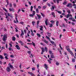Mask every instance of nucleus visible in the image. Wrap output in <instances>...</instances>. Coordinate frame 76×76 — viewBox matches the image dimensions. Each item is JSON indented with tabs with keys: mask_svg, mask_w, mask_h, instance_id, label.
I'll list each match as a JSON object with an SVG mask.
<instances>
[{
	"mask_svg": "<svg viewBox=\"0 0 76 76\" xmlns=\"http://www.w3.org/2000/svg\"><path fill=\"white\" fill-rule=\"evenodd\" d=\"M31 75V76H35V75L33 74V73H32V72H31V74H30Z\"/></svg>",
	"mask_w": 76,
	"mask_h": 76,
	"instance_id": "nucleus-45",
	"label": "nucleus"
},
{
	"mask_svg": "<svg viewBox=\"0 0 76 76\" xmlns=\"http://www.w3.org/2000/svg\"><path fill=\"white\" fill-rule=\"evenodd\" d=\"M30 16H31V17H32L34 16V15L30 14Z\"/></svg>",
	"mask_w": 76,
	"mask_h": 76,
	"instance_id": "nucleus-60",
	"label": "nucleus"
},
{
	"mask_svg": "<svg viewBox=\"0 0 76 76\" xmlns=\"http://www.w3.org/2000/svg\"><path fill=\"white\" fill-rule=\"evenodd\" d=\"M42 52H43V53H44V52H45V50H44V48H42Z\"/></svg>",
	"mask_w": 76,
	"mask_h": 76,
	"instance_id": "nucleus-23",
	"label": "nucleus"
},
{
	"mask_svg": "<svg viewBox=\"0 0 76 76\" xmlns=\"http://www.w3.org/2000/svg\"><path fill=\"white\" fill-rule=\"evenodd\" d=\"M49 54H51V55H54V54L53 53H52V51L50 50H49Z\"/></svg>",
	"mask_w": 76,
	"mask_h": 76,
	"instance_id": "nucleus-11",
	"label": "nucleus"
},
{
	"mask_svg": "<svg viewBox=\"0 0 76 76\" xmlns=\"http://www.w3.org/2000/svg\"><path fill=\"white\" fill-rule=\"evenodd\" d=\"M3 10H4L5 12H7V10L4 8H3Z\"/></svg>",
	"mask_w": 76,
	"mask_h": 76,
	"instance_id": "nucleus-33",
	"label": "nucleus"
},
{
	"mask_svg": "<svg viewBox=\"0 0 76 76\" xmlns=\"http://www.w3.org/2000/svg\"><path fill=\"white\" fill-rule=\"evenodd\" d=\"M50 57L51 58H54V56L53 55H51Z\"/></svg>",
	"mask_w": 76,
	"mask_h": 76,
	"instance_id": "nucleus-29",
	"label": "nucleus"
},
{
	"mask_svg": "<svg viewBox=\"0 0 76 76\" xmlns=\"http://www.w3.org/2000/svg\"><path fill=\"white\" fill-rule=\"evenodd\" d=\"M15 47L17 48V50H20V48L19 47V46L17 45H15Z\"/></svg>",
	"mask_w": 76,
	"mask_h": 76,
	"instance_id": "nucleus-8",
	"label": "nucleus"
},
{
	"mask_svg": "<svg viewBox=\"0 0 76 76\" xmlns=\"http://www.w3.org/2000/svg\"><path fill=\"white\" fill-rule=\"evenodd\" d=\"M52 8H51V10H52V11H53L54 9V7L53 5L52 6Z\"/></svg>",
	"mask_w": 76,
	"mask_h": 76,
	"instance_id": "nucleus-14",
	"label": "nucleus"
},
{
	"mask_svg": "<svg viewBox=\"0 0 76 76\" xmlns=\"http://www.w3.org/2000/svg\"><path fill=\"white\" fill-rule=\"evenodd\" d=\"M48 63H49V64H51V61L49 60H48Z\"/></svg>",
	"mask_w": 76,
	"mask_h": 76,
	"instance_id": "nucleus-43",
	"label": "nucleus"
},
{
	"mask_svg": "<svg viewBox=\"0 0 76 76\" xmlns=\"http://www.w3.org/2000/svg\"><path fill=\"white\" fill-rule=\"evenodd\" d=\"M28 53L29 54H31V51H28Z\"/></svg>",
	"mask_w": 76,
	"mask_h": 76,
	"instance_id": "nucleus-61",
	"label": "nucleus"
},
{
	"mask_svg": "<svg viewBox=\"0 0 76 76\" xmlns=\"http://www.w3.org/2000/svg\"><path fill=\"white\" fill-rule=\"evenodd\" d=\"M53 27V24L51 23L50 24V27Z\"/></svg>",
	"mask_w": 76,
	"mask_h": 76,
	"instance_id": "nucleus-51",
	"label": "nucleus"
},
{
	"mask_svg": "<svg viewBox=\"0 0 76 76\" xmlns=\"http://www.w3.org/2000/svg\"><path fill=\"white\" fill-rule=\"evenodd\" d=\"M46 37L47 38V39H48V40L49 41H51V39H50V37H48V36H46Z\"/></svg>",
	"mask_w": 76,
	"mask_h": 76,
	"instance_id": "nucleus-20",
	"label": "nucleus"
},
{
	"mask_svg": "<svg viewBox=\"0 0 76 76\" xmlns=\"http://www.w3.org/2000/svg\"><path fill=\"white\" fill-rule=\"evenodd\" d=\"M42 40L43 41V42L46 44H48V41H47V40H45V39H42Z\"/></svg>",
	"mask_w": 76,
	"mask_h": 76,
	"instance_id": "nucleus-6",
	"label": "nucleus"
},
{
	"mask_svg": "<svg viewBox=\"0 0 76 76\" xmlns=\"http://www.w3.org/2000/svg\"><path fill=\"white\" fill-rule=\"evenodd\" d=\"M50 42L53 45H54V44L55 43L54 42H53V41H51V40H50Z\"/></svg>",
	"mask_w": 76,
	"mask_h": 76,
	"instance_id": "nucleus-32",
	"label": "nucleus"
},
{
	"mask_svg": "<svg viewBox=\"0 0 76 76\" xmlns=\"http://www.w3.org/2000/svg\"><path fill=\"white\" fill-rule=\"evenodd\" d=\"M44 66L46 70H48V65H46V64H45L44 65Z\"/></svg>",
	"mask_w": 76,
	"mask_h": 76,
	"instance_id": "nucleus-7",
	"label": "nucleus"
},
{
	"mask_svg": "<svg viewBox=\"0 0 76 76\" xmlns=\"http://www.w3.org/2000/svg\"><path fill=\"white\" fill-rule=\"evenodd\" d=\"M24 32L25 34H26V30H24Z\"/></svg>",
	"mask_w": 76,
	"mask_h": 76,
	"instance_id": "nucleus-57",
	"label": "nucleus"
},
{
	"mask_svg": "<svg viewBox=\"0 0 76 76\" xmlns=\"http://www.w3.org/2000/svg\"><path fill=\"white\" fill-rule=\"evenodd\" d=\"M59 47L61 50L62 51H63V48H62V47H61V45H60V44H59Z\"/></svg>",
	"mask_w": 76,
	"mask_h": 76,
	"instance_id": "nucleus-27",
	"label": "nucleus"
},
{
	"mask_svg": "<svg viewBox=\"0 0 76 76\" xmlns=\"http://www.w3.org/2000/svg\"><path fill=\"white\" fill-rule=\"evenodd\" d=\"M6 70L7 72H10L11 70V69L9 66H8L6 68Z\"/></svg>",
	"mask_w": 76,
	"mask_h": 76,
	"instance_id": "nucleus-2",
	"label": "nucleus"
},
{
	"mask_svg": "<svg viewBox=\"0 0 76 76\" xmlns=\"http://www.w3.org/2000/svg\"><path fill=\"white\" fill-rule=\"evenodd\" d=\"M39 27L41 28H40V31H42V30H43L42 29V28H43V27H42V26H40Z\"/></svg>",
	"mask_w": 76,
	"mask_h": 76,
	"instance_id": "nucleus-17",
	"label": "nucleus"
},
{
	"mask_svg": "<svg viewBox=\"0 0 76 76\" xmlns=\"http://www.w3.org/2000/svg\"><path fill=\"white\" fill-rule=\"evenodd\" d=\"M1 48V50H3V49L4 50V47H2Z\"/></svg>",
	"mask_w": 76,
	"mask_h": 76,
	"instance_id": "nucleus-54",
	"label": "nucleus"
},
{
	"mask_svg": "<svg viewBox=\"0 0 76 76\" xmlns=\"http://www.w3.org/2000/svg\"><path fill=\"white\" fill-rule=\"evenodd\" d=\"M66 18H69V14H68L67 15V16L66 17Z\"/></svg>",
	"mask_w": 76,
	"mask_h": 76,
	"instance_id": "nucleus-49",
	"label": "nucleus"
},
{
	"mask_svg": "<svg viewBox=\"0 0 76 76\" xmlns=\"http://www.w3.org/2000/svg\"><path fill=\"white\" fill-rule=\"evenodd\" d=\"M31 35L33 36H34V33H31Z\"/></svg>",
	"mask_w": 76,
	"mask_h": 76,
	"instance_id": "nucleus-53",
	"label": "nucleus"
},
{
	"mask_svg": "<svg viewBox=\"0 0 76 76\" xmlns=\"http://www.w3.org/2000/svg\"><path fill=\"white\" fill-rule=\"evenodd\" d=\"M31 44H32V45H33V46H34V47H35V43H34L33 42H32Z\"/></svg>",
	"mask_w": 76,
	"mask_h": 76,
	"instance_id": "nucleus-36",
	"label": "nucleus"
},
{
	"mask_svg": "<svg viewBox=\"0 0 76 76\" xmlns=\"http://www.w3.org/2000/svg\"><path fill=\"white\" fill-rule=\"evenodd\" d=\"M37 16L38 17V18L39 19V20L40 19L39 18H41V16L38 14H37Z\"/></svg>",
	"mask_w": 76,
	"mask_h": 76,
	"instance_id": "nucleus-22",
	"label": "nucleus"
},
{
	"mask_svg": "<svg viewBox=\"0 0 76 76\" xmlns=\"http://www.w3.org/2000/svg\"><path fill=\"white\" fill-rule=\"evenodd\" d=\"M12 40H13V41H15L16 38H15V37H12Z\"/></svg>",
	"mask_w": 76,
	"mask_h": 76,
	"instance_id": "nucleus-28",
	"label": "nucleus"
},
{
	"mask_svg": "<svg viewBox=\"0 0 76 76\" xmlns=\"http://www.w3.org/2000/svg\"><path fill=\"white\" fill-rule=\"evenodd\" d=\"M21 11V10H20V9H19L18 10V12H17V13H19V12H20V11Z\"/></svg>",
	"mask_w": 76,
	"mask_h": 76,
	"instance_id": "nucleus-56",
	"label": "nucleus"
},
{
	"mask_svg": "<svg viewBox=\"0 0 76 76\" xmlns=\"http://www.w3.org/2000/svg\"><path fill=\"white\" fill-rule=\"evenodd\" d=\"M23 35H24V32H23V31L22 30L21 33L20 34V37H22V38H23Z\"/></svg>",
	"mask_w": 76,
	"mask_h": 76,
	"instance_id": "nucleus-3",
	"label": "nucleus"
},
{
	"mask_svg": "<svg viewBox=\"0 0 76 76\" xmlns=\"http://www.w3.org/2000/svg\"><path fill=\"white\" fill-rule=\"evenodd\" d=\"M72 62H73V63H75V59L74 58L72 59Z\"/></svg>",
	"mask_w": 76,
	"mask_h": 76,
	"instance_id": "nucleus-30",
	"label": "nucleus"
},
{
	"mask_svg": "<svg viewBox=\"0 0 76 76\" xmlns=\"http://www.w3.org/2000/svg\"><path fill=\"white\" fill-rule=\"evenodd\" d=\"M69 53H70V54L72 55V56H74V55L73 54V52H72V51H70L69 52Z\"/></svg>",
	"mask_w": 76,
	"mask_h": 76,
	"instance_id": "nucleus-16",
	"label": "nucleus"
},
{
	"mask_svg": "<svg viewBox=\"0 0 76 76\" xmlns=\"http://www.w3.org/2000/svg\"><path fill=\"white\" fill-rule=\"evenodd\" d=\"M45 50L46 52H47V51H48V49L47 48V47H45Z\"/></svg>",
	"mask_w": 76,
	"mask_h": 76,
	"instance_id": "nucleus-18",
	"label": "nucleus"
},
{
	"mask_svg": "<svg viewBox=\"0 0 76 76\" xmlns=\"http://www.w3.org/2000/svg\"><path fill=\"white\" fill-rule=\"evenodd\" d=\"M8 16H10L11 18H13V17H12V16H13V15H12L11 14L8 13Z\"/></svg>",
	"mask_w": 76,
	"mask_h": 76,
	"instance_id": "nucleus-9",
	"label": "nucleus"
},
{
	"mask_svg": "<svg viewBox=\"0 0 76 76\" xmlns=\"http://www.w3.org/2000/svg\"><path fill=\"white\" fill-rule=\"evenodd\" d=\"M56 64L57 66H58L59 65V63L58 62H56Z\"/></svg>",
	"mask_w": 76,
	"mask_h": 76,
	"instance_id": "nucleus-38",
	"label": "nucleus"
},
{
	"mask_svg": "<svg viewBox=\"0 0 76 76\" xmlns=\"http://www.w3.org/2000/svg\"><path fill=\"white\" fill-rule=\"evenodd\" d=\"M0 58L1 59H4V58L2 55H0Z\"/></svg>",
	"mask_w": 76,
	"mask_h": 76,
	"instance_id": "nucleus-26",
	"label": "nucleus"
},
{
	"mask_svg": "<svg viewBox=\"0 0 76 76\" xmlns=\"http://www.w3.org/2000/svg\"><path fill=\"white\" fill-rule=\"evenodd\" d=\"M9 10L11 12H14L15 10L13 8H9Z\"/></svg>",
	"mask_w": 76,
	"mask_h": 76,
	"instance_id": "nucleus-12",
	"label": "nucleus"
},
{
	"mask_svg": "<svg viewBox=\"0 0 76 76\" xmlns=\"http://www.w3.org/2000/svg\"><path fill=\"white\" fill-rule=\"evenodd\" d=\"M51 15L52 16H53V17L54 18H55L56 17L55 16V13L54 12H52L51 13Z\"/></svg>",
	"mask_w": 76,
	"mask_h": 76,
	"instance_id": "nucleus-13",
	"label": "nucleus"
},
{
	"mask_svg": "<svg viewBox=\"0 0 76 76\" xmlns=\"http://www.w3.org/2000/svg\"><path fill=\"white\" fill-rule=\"evenodd\" d=\"M12 7V4L10 3V7Z\"/></svg>",
	"mask_w": 76,
	"mask_h": 76,
	"instance_id": "nucleus-42",
	"label": "nucleus"
},
{
	"mask_svg": "<svg viewBox=\"0 0 76 76\" xmlns=\"http://www.w3.org/2000/svg\"><path fill=\"white\" fill-rule=\"evenodd\" d=\"M36 12H37V13H38V12H39L38 9L37 8L36 9Z\"/></svg>",
	"mask_w": 76,
	"mask_h": 76,
	"instance_id": "nucleus-31",
	"label": "nucleus"
},
{
	"mask_svg": "<svg viewBox=\"0 0 76 76\" xmlns=\"http://www.w3.org/2000/svg\"><path fill=\"white\" fill-rule=\"evenodd\" d=\"M48 5V6H49V7H50V6H51V5H50V4L48 3V4H47Z\"/></svg>",
	"mask_w": 76,
	"mask_h": 76,
	"instance_id": "nucleus-63",
	"label": "nucleus"
},
{
	"mask_svg": "<svg viewBox=\"0 0 76 76\" xmlns=\"http://www.w3.org/2000/svg\"><path fill=\"white\" fill-rule=\"evenodd\" d=\"M66 48L67 49V50L68 52H69L70 51H70V49L69 48V46H67L66 47Z\"/></svg>",
	"mask_w": 76,
	"mask_h": 76,
	"instance_id": "nucleus-5",
	"label": "nucleus"
},
{
	"mask_svg": "<svg viewBox=\"0 0 76 76\" xmlns=\"http://www.w3.org/2000/svg\"><path fill=\"white\" fill-rule=\"evenodd\" d=\"M50 22H51L52 23H54V21L53 20H52L50 21Z\"/></svg>",
	"mask_w": 76,
	"mask_h": 76,
	"instance_id": "nucleus-55",
	"label": "nucleus"
},
{
	"mask_svg": "<svg viewBox=\"0 0 76 76\" xmlns=\"http://www.w3.org/2000/svg\"><path fill=\"white\" fill-rule=\"evenodd\" d=\"M46 7H46V6H44L43 7V9H45Z\"/></svg>",
	"mask_w": 76,
	"mask_h": 76,
	"instance_id": "nucleus-50",
	"label": "nucleus"
},
{
	"mask_svg": "<svg viewBox=\"0 0 76 76\" xmlns=\"http://www.w3.org/2000/svg\"><path fill=\"white\" fill-rule=\"evenodd\" d=\"M47 22H48V20L46 19L45 21V23L46 25H47V26L48 25V24L47 23Z\"/></svg>",
	"mask_w": 76,
	"mask_h": 76,
	"instance_id": "nucleus-19",
	"label": "nucleus"
},
{
	"mask_svg": "<svg viewBox=\"0 0 76 76\" xmlns=\"http://www.w3.org/2000/svg\"><path fill=\"white\" fill-rule=\"evenodd\" d=\"M36 12L34 11H33V15H34L35 14Z\"/></svg>",
	"mask_w": 76,
	"mask_h": 76,
	"instance_id": "nucleus-40",
	"label": "nucleus"
},
{
	"mask_svg": "<svg viewBox=\"0 0 76 76\" xmlns=\"http://www.w3.org/2000/svg\"><path fill=\"white\" fill-rule=\"evenodd\" d=\"M7 39V35L6 34H4L3 36V41H5Z\"/></svg>",
	"mask_w": 76,
	"mask_h": 76,
	"instance_id": "nucleus-1",
	"label": "nucleus"
},
{
	"mask_svg": "<svg viewBox=\"0 0 76 76\" xmlns=\"http://www.w3.org/2000/svg\"><path fill=\"white\" fill-rule=\"evenodd\" d=\"M13 6L14 7H16V4L15 3L13 4Z\"/></svg>",
	"mask_w": 76,
	"mask_h": 76,
	"instance_id": "nucleus-44",
	"label": "nucleus"
},
{
	"mask_svg": "<svg viewBox=\"0 0 76 76\" xmlns=\"http://www.w3.org/2000/svg\"><path fill=\"white\" fill-rule=\"evenodd\" d=\"M5 16H6V19L8 18V16H7V15H6V13H5Z\"/></svg>",
	"mask_w": 76,
	"mask_h": 76,
	"instance_id": "nucleus-37",
	"label": "nucleus"
},
{
	"mask_svg": "<svg viewBox=\"0 0 76 76\" xmlns=\"http://www.w3.org/2000/svg\"><path fill=\"white\" fill-rule=\"evenodd\" d=\"M42 16H43V17H44V16H45V15H44V14H42V12L40 13Z\"/></svg>",
	"mask_w": 76,
	"mask_h": 76,
	"instance_id": "nucleus-41",
	"label": "nucleus"
},
{
	"mask_svg": "<svg viewBox=\"0 0 76 76\" xmlns=\"http://www.w3.org/2000/svg\"><path fill=\"white\" fill-rule=\"evenodd\" d=\"M67 3V1H65L63 3V4H66Z\"/></svg>",
	"mask_w": 76,
	"mask_h": 76,
	"instance_id": "nucleus-25",
	"label": "nucleus"
},
{
	"mask_svg": "<svg viewBox=\"0 0 76 76\" xmlns=\"http://www.w3.org/2000/svg\"><path fill=\"white\" fill-rule=\"evenodd\" d=\"M43 73H44V75H46V72H45V71H44Z\"/></svg>",
	"mask_w": 76,
	"mask_h": 76,
	"instance_id": "nucleus-47",
	"label": "nucleus"
},
{
	"mask_svg": "<svg viewBox=\"0 0 76 76\" xmlns=\"http://www.w3.org/2000/svg\"><path fill=\"white\" fill-rule=\"evenodd\" d=\"M69 20H72V19H73V18H69Z\"/></svg>",
	"mask_w": 76,
	"mask_h": 76,
	"instance_id": "nucleus-64",
	"label": "nucleus"
},
{
	"mask_svg": "<svg viewBox=\"0 0 76 76\" xmlns=\"http://www.w3.org/2000/svg\"><path fill=\"white\" fill-rule=\"evenodd\" d=\"M37 35L38 37H41V35L38 33L37 34Z\"/></svg>",
	"mask_w": 76,
	"mask_h": 76,
	"instance_id": "nucleus-39",
	"label": "nucleus"
},
{
	"mask_svg": "<svg viewBox=\"0 0 76 76\" xmlns=\"http://www.w3.org/2000/svg\"><path fill=\"white\" fill-rule=\"evenodd\" d=\"M16 16H15V19H16V21L17 22V23H19V21H18V18H18V15H17L16 14Z\"/></svg>",
	"mask_w": 76,
	"mask_h": 76,
	"instance_id": "nucleus-10",
	"label": "nucleus"
},
{
	"mask_svg": "<svg viewBox=\"0 0 76 76\" xmlns=\"http://www.w3.org/2000/svg\"><path fill=\"white\" fill-rule=\"evenodd\" d=\"M72 20L73 21V22H76V20H75V19H72Z\"/></svg>",
	"mask_w": 76,
	"mask_h": 76,
	"instance_id": "nucleus-52",
	"label": "nucleus"
},
{
	"mask_svg": "<svg viewBox=\"0 0 76 76\" xmlns=\"http://www.w3.org/2000/svg\"><path fill=\"white\" fill-rule=\"evenodd\" d=\"M67 12L68 13V14H70V13H71L70 10H68L67 11Z\"/></svg>",
	"mask_w": 76,
	"mask_h": 76,
	"instance_id": "nucleus-34",
	"label": "nucleus"
},
{
	"mask_svg": "<svg viewBox=\"0 0 76 76\" xmlns=\"http://www.w3.org/2000/svg\"><path fill=\"white\" fill-rule=\"evenodd\" d=\"M10 68H11V69H12V68H13V66H12V65L10 66Z\"/></svg>",
	"mask_w": 76,
	"mask_h": 76,
	"instance_id": "nucleus-59",
	"label": "nucleus"
},
{
	"mask_svg": "<svg viewBox=\"0 0 76 76\" xmlns=\"http://www.w3.org/2000/svg\"><path fill=\"white\" fill-rule=\"evenodd\" d=\"M7 56H5V59H6V60H8V58H7Z\"/></svg>",
	"mask_w": 76,
	"mask_h": 76,
	"instance_id": "nucleus-62",
	"label": "nucleus"
},
{
	"mask_svg": "<svg viewBox=\"0 0 76 76\" xmlns=\"http://www.w3.org/2000/svg\"><path fill=\"white\" fill-rule=\"evenodd\" d=\"M34 23H35V21L32 22V24L33 26H34Z\"/></svg>",
	"mask_w": 76,
	"mask_h": 76,
	"instance_id": "nucleus-46",
	"label": "nucleus"
},
{
	"mask_svg": "<svg viewBox=\"0 0 76 76\" xmlns=\"http://www.w3.org/2000/svg\"><path fill=\"white\" fill-rule=\"evenodd\" d=\"M39 64H37V67L38 69H39Z\"/></svg>",
	"mask_w": 76,
	"mask_h": 76,
	"instance_id": "nucleus-48",
	"label": "nucleus"
},
{
	"mask_svg": "<svg viewBox=\"0 0 76 76\" xmlns=\"http://www.w3.org/2000/svg\"><path fill=\"white\" fill-rule=\"evenodd\" d=\"M59 24V21H57L56 22V26H58V24Z\"/></svg>",
	"mask_w": 76,
	"mask_h": 76,
	"instance_id": "nucleus-15",
	"label": "nucleus"
},
{
	"mask_svg": "<svg viewBox=\"0 0 76 76\" xmlns=\"http://www.w3.org/2000/svg\"><path fill=\"white\" fill-rule=\"evenodd\" d=\"M58 51L59 52V53H60V54H62V53H61V50L60 49H58Z\"/></svg>",
	"mask_w": 76,
	"mask_h": 76,
	"instance_id": "nucleus-21",
	"label": "nucleus"
},
{
	"mask_svg": "<svg viewBox=\"0 0 76 76\" xmlns=\"http://www.w3.org/2000/svg\"><path fill=\"white\" fill-rule=\"evenodd\" d=\"M66 6L67 7H70V8H72V5L70 3L66 5Z\"/></svg>",
	"mask_w": 76,
	"mask_h": 76,
	"instance_id": "nucleus-4",
	"label": "nucleus"
},
{
	"mask_svg": "<svg viewBox=\"0 0 76 76\" xmlns=\"http://www.w3.org/2000/svg\"><path fill=\"white\" fill-rule=\"evenodd\" d=\"M15 31L16 32H18V29H17V28H15Z\"/></svg>",
	"mask_w": 76,
	"mask_h": 76,
	"instance_id": "nucleus-58",
	"label": "nucleus"
},
{
	"mask_svg": "<svg viewBox=\"0 0 76 76\" xmlns=\"http://www.w3.org/2000/svg\"><path fill=\"white\" fill-rule=\"evenodd\" d=\"M62 1V0H57V3L58 4L59 3V1Z\"/></svg>",
	"mask_w": 76,
	"mask_h": 76,
	"instance_id": "nucleus-35",
	"label": "nucleus"
},
{
	"mask_svg": "<svg viewBox=\"0 0 76 76\" xmlns=\"http://www.w3.org/2000/svg\"><path fill=\"white\" fill-rule=\"evenodd\" d=\"M47 35H48V37H51V36L50 35H51V33H48L47 32Z\"/></svg>",
	"mask_w": 76,
	"mask_h": 76,
	"instance_id": "nucleus-24",
	"label": "nucleus"
}]
</instances>
